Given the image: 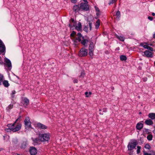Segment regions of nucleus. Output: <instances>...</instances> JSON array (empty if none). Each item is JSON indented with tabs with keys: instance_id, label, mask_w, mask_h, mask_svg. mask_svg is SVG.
<instances>
[{
	"instance_id": "nucleus-1",
	"label": "nucleus",
	"mask_w": 155,
	"mask_h": 155,
	"mask_svg": "<svg viewBox=\"0 0 155 155\" xmlns=\"http://www.w3.org/2000/svg\"><path fill=\"white\" fill-rule=\"evenodd\" d=\"M21 116H19L13 124H11L13 125V127L12 129V131L15 132L19 130L21 127V124L20 123L21 121Z\"/></svg>"
},
{
	"instance_id": "nucleus-2",
	"label": "nucleus",
	"mask_w": 155,
	"mask_h": 155,
	"mask_svg": "<svg viewBox=\"0 0 155 155\" xmlns=\"http://www.w3.org/2000/svg\"><path fill=\"white\" fill-rule=\"evenodd\" d=\"M38 137L41 141H48L50 139L51 135L49 133L39 134Z\"/></svg>"
},
{
	"instance_id": "nucleus-3",
	"label": "nucleus",
	"mask_w": 155,
	"mask_h": 155,
	"mask_svg": "<svg viewBox=\"0 0 155 155\" xmlns=\"http://www.w3.org/2000/svg\"><path fill=\"white\" fill-rule=\"evenodd\" d=\"M137 144V141L136 140H133L130 142L128 145V150H131L134 149Z\"/></svg>"
},
{
	"instance_id": "nucleus-4",
	"label": "nucleus",
	"mask_w": 155,
	"mask_h": 155,
	"mask_svg": "<svg viewBox=\"0 0 155 155\" xmlns=\"http://www.w3.org/2000/svg\"><path fill=\"white\" fill-rule=\"evenodd\" d=\"M88 53L87 50L84 48L81 49L78 53V56L80 57H84L87 55Z\"/></svg>"
},
{
	"instance_id": "nucleus-5",
	"label": "nucleus",
	"mask_w": 155,
	"mask_h": 155,
	"mask_svg": "<svg viewBox=\"0 0 155 155\" xmlns=\"http://www.w3.org/2000/svg\"><path fill=\"white\" fill-rule=\"evenodd\" d=\"M5 64L6 65L9 70H10L12 68V63L9 59L5 57L4 58Z\"/></svg>"
},
{
	"instance_id": "nucleus-6",
	"label": "nucleus",
	"mask_w": 155,
	"mask_h": 155,
	"mask_svg": "<svg viewBox=\"0 0 155 155\" xmlns=\"http://www.w3.org/2000/svg\"><path fill=\"white\" fill-rule=\"evenodd\" d=\"M25 125L26 128H30L31 127V123L28 117H26L24 120Z\"/></svg>"
},
{
	"instance_id": "nucleus-7",
	"label": "nucleus",
	"mask_w": 155,
	"mask_h": 155,
	"mask_svg": "<svg viewBox=\"0 0 155 155\" xmlns=\"http://www.w3.org/2000/svg\"><path fill=\"white\" fill-rule=\"evenodd\" d=\"M80 8L82 10L87 11L89 9V6L87 3H81L80 5Z\"/></svg>"
},
{
	"instance_id": "nucleus-8",
	"label": "nucleus",
	"mask_w": 155,
	"mask_h": 155,
	"mask_svg": "<svg viewBox=\"0 0 155 155\" xmlns=\"http://www.w3.org/2000/svg\"><path fill=\"white\" fill-rule=\"evenodd\" d=\"M5 50V45L0 39V52L2 53L4 52Z\"/></svg>"
},
{
	"instance_id": "nucleus-9",
	"label": "nucleus",
	"mask_w": 155,
	"mask_h": 155,
	"mask_svg": "<svg viewBox=\"0 0 155 155\" xmlns=\"http://www.w3.org/2000/svg\"><path fill=\"white\" fill-rule=\"evenodd\" d=\"M21 103L23 104L25 107H27L29 104V100L26 97L24 98L21 101Z\"/></svg>"
},
{
	"instance_id": "nucleus-10",
	"label": "nucleus",
	"mask_w": 155,
	"mask_h": 155,
	"mask_svg": "<svg viewBox=\"0 0 155 155\" xmlns=\"http://www.w3.org/2000/svg\"><path fill=\"white\" fill-rule=\"evenodd\" d=\"M29 152L31 155H35L37 153V150L35 147H30Z\"/></svg>"
},
{
	"instance_id": "nucleus-11",
	"label": "nucleus",
	"mask_w": 155,
	"mask_h": 155,
	"mask_svg": "<svg viewBox=\"0 0 155 155\" xmlns=\"http://www.w3.org/2000/svg\"><path fill=\"white\" fill-rule=\"evenodd\" d=\"M37 127L39 129H45L47 128V126L39 122L37 124Z\"/></svg>"
},
{
	"instance_id": "nucleus-12",
	"label": "nucleus",
	"mask_w": 155,
	"mask_h": 155,
	"mask_svg": "<svg viewBox=\"0 0 155 155\" xmlns=\"http://www.w3.org/2000/svg\"><path fill=\"white\" fill-rule=\"evenodd\" d=\"M82 40H81V43L85 47L87 46V43L89 41L87 39H84V37H82Z\"/></svg>"
},
{
	"instance_id": "nucleus-13",
	"label": "nucleus",
	"mask_w": 155,
	"mask_h": 155,
	"mask_svg": "<svg viewBox=\"0 0 155 155\" xmlns=\"http://www.w3.org/2000/svg\"><path fill=\"white\" fill-rule=\"evenodd\" d=\"M31 139L32 140L33 142V143L34 145H36L38 144L40 142V141L39 137L38 138H34L32 137Z\"/></svg>"
},
{
	"instance_id": "nucleus-14",
	"label": "nucleus",
	"mask_w": 155,
	"mask_h": 155,
	"mask_svg": "<svg viewBox=\"0 0 155 155\" xmlns=\"http://www.w3.org/2000/svg\"><path fill=\"white\" fill-rule=\"evenodd\" d=\"M144 54L147 57L151 58L153 57L152 53L148 50L145 51Z\"/></svg>"
},
{
	"instance_id": "nucleus-15",
	"label": "nucleus",
	"mask_w": 155,
	"mask_h": 155,
	"mask_svg": "<svg viewBox=\"0 0 155 155\" xmlns=\"http://www.w3.org/2000/svg\"><path fill=\"white\" fill-rule=\"evenodd\" d=\"M143 127V124L141 122H139L136 125V128L138 130H141Z\"/></svg>"
},
{
	"instance_id": "nucleus-16",
	"label": "nucleus",
	"mask_w": 155,
	"mask_h": 155,
	"mask_svg": "<svg viewBox=\"0 0 155 155\" xmlns=\"http://www.w3.org/2000/svg\"><path fill=\"white\" fill-rule=\"evenodd\" d=\"M7 127H8V128H6L5 129V130L7 132H11L12 131V129L11 128L13 127V125L11 124H8L7 125Z\"/></svg>"
},
{
	"instance_id": "nucleus-17",
	"label": "nucleus",
	"mask_w": 155,
	"mask_h": 155,
	"mask_svg": "<svg viewBox=\"0 0 155 155\" xmlns=\"http://www.w3.org/2000/svg\"><path fill=\"white\" fill-rule=\"evenodd\" d=\"M145 122L146 124L148 125H152L153 124V121L151 119H148L146 120Z\"/></svg>"
},
{
	"instance_id": "nucleus-18",
	"label": "nucleus",
	"mask_w": 155,
	"mask_h": 155,
	"mask_svg": "<svg viewBox=\"0 0 155 155\" xmlns=\"http://www.w3.org/2000/svg\"><path fill=\"white\" fill-rule=\"evenodd\" d=\"M148 117L151 120H154L155 119V113H149L148 115Z\"/></svg>"
},
{
	"instance_id": "nucleus-19",
	"label": "nucleus",
	"mask_w": 155,
	"mask_h": 155,
	"mask_svg": "<svg viewBox=\"0 0 155 155\" xmlns=\"http://www.w3.org/2000/svg\"><path fill=\"white\" fill-rule=\"evenodd\" d=\"M73 9L75 12H77L79 11L80 8L78 5H74L73 7Z\"/></svg>"
},
{
	"instance_id": "nucleus-20",
	"label": "nucleus",
	"mask_w": 155,
	"mask_h": 155,
	"mask_svg": "<svg viewBox=\"0 0 155 155\" xmlns=\"http://www.w3.org/2000/svg\"><path fill=\"white\" fill-rule=\"evenodd\" d=\"M27 146V143L26 142L23 141V142L20 146V147L21 149H25Z\"/></svg>"
},
{
	"instance_id": "nucleus-21",
	"label": "nucleus",
	"mask_w": 155,
	"mask_h": 155,
	"mask_svg": "<svg viewBox=\"0 0 155 155\" xmlns=\"http://www.w3.org/2000/svg\"><path fill=\"white\" fill-rule=\"evenodd\" d=\"M75 29L78 31H81V30L82 26L81 23L79 22L78 25L75 27Z\"/></svg>"
},
{
	"instance_id": "nucleus-22",
	"label": "nucleus",
	"mask_w": 155,
	"mask_h": 155,
	"mask_svg": "<svg viewBox=\"0 0 155 155\" xmlns=\"http://www.w3.org/2000/svg\"><path fill=\"white\" fill-rule=\"evenodd\" d=\"M78 38H76V40H78V41L80 42L81 41L82 37H83L82 36L81 33H78L77 34Z\"/></svg>"
},
{
	"instance_id": "nucleus-23",
	"label": "nucleus",
	"mask_w": 155,
	"mask_h": 155,
	"mask_svg": "<svg viewBox=\"0 0 155 155\" xmlns=\"http://www.w3.org/2000/svg\"><path fill=\"white\" fill-rule=\"evenodd\" d=\"M140 45L143 47L144 48L148 49L149 47L147 43H141L140 44Z\"/></svg>"
},
{
	"instance_id": "nucleus-24",
	"label": "nucleus",
	"mask_w": 155,
	"mask_h": 155,
	"mask_svg": "<svg viewBox=\"0 0 155 155\" xmlns=\"http://www.w3.org/2000/svg\"><path fill=\"white\" fill-rule=\"evenodd\" d=\"M116 37L117 38L121 41H124V40L125 38L123 36H119L117 35Z\"/></svg>"
},
{
	"instance_id": "nucleus-25",
	"label": "nucleus",
	"mask_w": 155,
	"mask_h": 155,
	"mask_svg": "<svg viewBox=\"0 0 155 155\" xmlns=\"http://www.w3.org/2000/svg\"><path fill=\"white\" fill-rule=\"evenodd\" d=\"M3 84L4 86L6 87H8L9 85V84L8 83V81L7 80H4L3 81Z\"/></svg>"
},
{
	"instance_id": "nucleus-26",
	"label": "nucleus",
	"mask_w": 155,
	"mask_h": 155,
	"mask_svg": "<svg viewBox=\"0 0 155 155\" xmlns=\"http://www.w3.org/2000/svg\"><path fill=\"white\" fill-rule=\"evenodd\" d=\"M13 104H10L6 108V110L9 112L10 110L13 108Z\"/></svg>"
},
{
	"instance_id": "nucleus-27",
	"label": "nucleus",
	"mask_w": 155,
	"mask_h": 155,
	"mask_svg": "<svg viewBox=\"0 0 155 155\" xmlns=\"http://www.w3.org/2000/svg\"><path fill=\"white\" fill-rule=\"evenodd\" d=\"M120 60L122 61H126L127 58L126 56L124 55H121L120 56Z\"/></svg>"
},
{
	"instance_id": "nucleus-28",
	"label": "nucleus",
	"mask_w": 155,
	"mask_h": 155,
	"mask_svg": "<svg viewBox=\"0 0 155 155\" xmlns=\"http://www.w3.org/2000/svg\"><path fill=\"white\" fill-rule=\"evenodd\" d=\"M100 25V22L99 20H97L95 24V28H96V29H97Z\"/></svg>"
},
{
	"instance_id": "nucleus-29",
	"label": "nucleus",
	"mask_w": 155,
	"mask_h": 155,
	"mask_svg": "<svg viewBox=\"0 0 155 155\" xmlns=\"http://www.w3.org/2000/svg\"><path fill=\"white\" fill-rule=\"evenodd\" d=\"M94 47V44L93 42H91L90 43L89 47V50H93Z\"/></svg>"
},
{
	"instance_id": "nucleus-30",
	"label": "nucleus",
	"mask_w": 155,
	"mask_h": 155,
	"mask_svg": "<svg viewBox=\"0 0 155 155\" xmlns=\"http://www.w3.org/2000/svg\"><path fill=\"white\" fill-rule=\"evenodd\" d=\"M153 136L151 134L148 135L147 137V138L149 140H152Z\"/></svg>"
},
{
	"instance_id": "nucleus-31",
	"label": "nucleus",
	"mask_w": 155,
	"mask_h": 155,
	"mask_svg": "<svg viewBox=\"0 0 155 155\" xmlns=\"http://www.w3.org/2000/svg\"><path fill=\"white\" fill-rule=\"evenodd\" d=\"M117 0H110L108 4L109 5H110L111 4H113V3L116 2Z\"/></svg>"
},
{
	"instance_id": "nucleus-32",
	"label": "nucleus",
	"mask_w": 155,
	"mask_h": 155,
	"mask_svg": "<svg viewBox=\"0 0 155 155\" xmlns=\"http://www.w3.org/2000/svg\"><path fill=\"white\" fill-rule=\"evenodd\" d=\"M137 153L139 154L140 152V150L141 149V147L139 146H137Z\"/></svg>"
},
{
	"instance_id": "nucleus-33",
	"label": "nucleus",
	"mask_w": 155,
	"mask_h": 155,
	"mask_svg": "<svg viewBox=\"0 0 155 155\" xmlns=\"http://www.w3.org/2000/svg\"><path fill=\"white\" fill-rule=\"evenodd\" d=\"M116 15L117 16V17L118 18H119L120 17V12L119 11H118L117 12Z\"/></svg>"
},
{
	"instance_id": "nucleus-34",
	"label": "nucleus",
	"mask_w": 155,
	"mask_h": 155,
	"mask_svg": "<svg viewBox=\"0 0 155 155\" xmlns=\"http://www.w3.org/2000/svg\"><path fill=\"white\" fill-rule=\"evenodd\" d=\"M144 147L145 148L148 149H150L151 148L150 146L148 143H147L145 145Z\"/></svg>"
},
{
	"instance_id": "nucleus-35",
	"label": "nucleus",
	"mask_w": 155,
	"mask_h": 155,
	"mask_svg": "<svg viewBox=\"0 0 155 155\" xmlns=\"http://www.w3.org/2000/svg\"><path fill=\"white\" fill-rule=\"evenodd\" d=\"M15 93H16V92L15 91L13 90V91H12V93L11 94L12 97V98L14 97V96H15L14 94H15Z\"/></svg>"
},
{
	"instance_id": "nucleus-36",
	"label": "nucleus",
	"mask_w": 155,
	"mask_h": 155,
	"mask_svg": "<svg viewBox=\"0 0 155 155\" xmlns=\"http://www.w3.org/2000/svg\"><path fill=\"white\" fill-rule=\"evenodd\" d=\"M89 54L90 56H92L93 55V50H89Z\"/></svg>"
},
{
	"instance_id": "nucleus-37",
	"label": "nucleus",
	"mask_w": 155,
	"mask_h": 155,
	"mask_svg": "<svg viewBox=\"0 0 155 155\" xmlns=\"http://www.w3.org/2000/svg\"><path fill=\"white\" fill-rule=\"evenodd\" d=\"M143 153L144 155H155V154H152L151 153H147L145 151H143Z\"/></svg>"
},
{
	"instance_id": "nucleus-38",
	"label": "nucleus",
	"mask_w": 155,
	"mask_h": 155,
	"mask_svg": "<svg viewBox=\"0 0 155 155\" xmlns=\"http://www.w3.org/2000/svg\"><path fill=\"white\" fill-rule=\"evenodd\" d=\"M88 25H87V26H84V31L87 32L88 30Z\"/></svg>"
},
{
	"instance_id": "nucleus-39",
	"label": "nucleus",
	"mask_w": 155,
	"mask_h": 155,
	"mask_svg": "<svg viewBox=\"0 0 155 155\" xmlns=\"http://www.w3.org/2000/svg\"><path fill=\"white\" fill-rule=\"evenodd\" d=\"M76 32L74 31H73L72 33L71 34V37H74V36L76 35Z\"/></svg>"
},
{
	"instance_id": "nucleus-40",
	"label": "nucleus",
	"mask_w": 155,
	"mask_h": 155,
	"mask_svg": "<svg viewBox=\"0 0 155 155\" xmlns=\"http://www.w3.org/2000/svg\"><path fill=\"white\" fill-rule=\"evenodd\" d=\"M89 26L90 30H91L92 28V23L90 22H89Z\"/></svg>"
},
{
	"instance_id": "nucleus-41",
	"label": "nucleus",
	"mask_w": 155,
	"mask_h": 155,
	"mask_svg": "<svg viewBox=\"0 0 155 155\" xmlns=\"http://www.w3.org/2000/svg\"><path fill=\"white\" fill-rule=\"evenodd\" d=\"M3 79V76L2 74H0V80L2 81Z\"/></svg>"
},
{
	"instance_id": "nucleus-42",
	"label": "nucleus",
	"mask_w": 155,
	"mask_h": 155,
	"mask_svg": "<svg viewBox=\"0 0 155 155\" xmlns=\"http://www.w3.org/2000/svg\"><path fill=\"white\" fill-rule=\"evenodd\" d=\"M147 49L149 50L150 51H153V48L152 47H151L149 46Z\"/></svg>"
},
{
	"instance_id": "nucleus-43",
	"label": "nucleus",
	"mask_w": 155,
	"mask_h": 155,
	"mask_svg": "<svg viewBox=\"0 0 155 155\" xmlns=\"http://www.w3.org/2000/svg\"><path fill=\"white\" fill-rule=\"evenodd\" d=\"M78 80L77 79H75L73 80V82L74 83H78Z\"/></svg>"
},
{
	"instance_id": "nucleus-44",
	"label": "nucleus",
	"mask_w": 155,
	"mask_h": 155,
	"mask_svg": "<svg viewBox=\"0 0 155 155\" xmlns=\"http://www.w3.org/2000/svg\"><path fill=\"white\" fill-rule=\"evenodd\" d=\"M99 111H101L102 110H101V109L99 110ZM102 111H103L104 112H106L107 111V109L106 108H104L102 109Z\"/></svg>"
},
{
	"instance_id": "nucleus-45",
	"label": "nucleus",
	"mask_w": 155,
	"mask_h": 155,
	"mask_svg": "<svg viewBox=\"0 0 155 155\" xmlns=\"http://www.w3.org/2000/svg\"><path fill=\"white\" fill-rule=\"evenodd\" d=\"M85 94L86 95V97H89V95H88V92H86L85 93Z\"/></svg>"
},
{
	"instance_id": "nucleus-46",
	"label": "nucleus",
	"mask_w": 155,
	"mask_h": 155,
	"mask_svg": "<svg viewBox=\"0 0 155 155\" xmlns=\"http://www.w3.org/2000/svg\"><path fill=\"white\" fill-rule=\"evenodd\" d=\"M148 18L150 21H152L153 20V18L151 16H148Z\"/></svg>"
},
{
	"instance_id": "nucleus-47",
	"label": "nucleus",
	"mask_w": 155,
	"mask_h": 155,
	"mask_svg": "<svg viewBox=\"0 0 155 155\" xmlns=\"http://www.w3.org/2000/svg\"><path fill=\"white\" fill-rule=\"evenodd\" d=\"M17 140L16 139H15L12 140V142L15 143L17 142Z\"/></svg>"
},
{
	"instance_id": "nucleus-48",
	"label": "nucleus",
	"mask_w": 155,
	"mask_h": 155,
	"mask_svg": "<svg viewBox=\"0 0 155 155\" xmlns=\"http://www.w3.org/2000/svg\"><path fill=\"white\" fill-rule=\"evenodd\" d=\"M71 1L72 3H75L77 2V0H71Z\"/></svg>"
},
{
	"instance_id": "nucleus-49",
	"label": "nucleus",
	"mask_w": 155,
	"mask_h": 155,
	"mask_svg": "<svg viewBox=\"0 0 155 155\" xmlns=\"http://www.w3.org/2000/svg\"><path fill=\"white\" fill-rule=\"evenodd\" d=\"M95 9L96 11H97L98 12H99L100 11V10H99V9L98 8L95 7Z\"/></svg>"
},
{
	"instance_id": "nucleus-50",
	"label": "nucleus",
	"mask_w": 155,
	"mask_h": 155,
	"mask_svg": "<svg viewBox=\"0 0 155 155\" xmlns=\"http://www.w3.org/2000/svg\"><path fill=\"white\" fill-rule=\"evenodd\" d=\"M77 41H78V40H76V38L73 41L74 44L75 45L76 44V43H77Z\"/></svg>"
},
{
	"instance_id": "nucleus-51",
	"label": "nucleus",
	"mask_w": 155,
	"mask_h": 155,
	"mask_svg": "<svg viewBox=\"0 0 155 155\" xmlns=\"http://www.w3.org/2000/svg\"><path fill=\"white\" fill-rule=\"evenodd\" d=\"M3 64V62L1 60H0V64Z\"/></svg>"
},
{
	"instance_id": "nucleus-52",
	"label": "nucleus",
	"mask_w": 155,
	"mask_h": 155,
	"mask_svg": "<svg viewBox=\"0 0 155 155\" xmlns=\"http://www.w3.org/2000/svg\"><path fill=\"white\" fill-rule=\"evenodd\" d=\"M84 72H82L81 74V75L82 76H83L84 75Z\"/></svg>"
},
{
	"instance_id": "nucleus-53",
	"label": "nucleus",
	"mask_w": 155,
	"mask_h": 155,
	"mask_svg": "<svg viewBox=\"0 0 155 155\" xmlns=\"http://www.w3.org/2000/svg\"><path fill=\"white\" fill-rule=\"evenodd\" d=\"M116 50H117L118 51V50H120V48H119V47H117V48H116Z\"/></svg>"
},
{
	"instance_id": "nucleus-54",
	"label": "nucleus",
	"mask_w": 155,
	"mask_h": 155,
	"mask_svg": "<svg viewBox=\"0 0 155 155\" xmlns=\"http://www.w3.org/2000/svg\"><path fill=\"white\" fill-rule=\"evenodd\" d=\"M83 1L85 2L84 3H88L87 0H83Z\"/></svg>"
},
{
	"instance_id": "nucleus-55",
	"label": "nucleus",
	"mask_w": 155,
	"mask_h": 155,
	"mask_svg": "<svg viewBox=\"0 0 155 155\" xmlns=\"http://www.w3.org/2000/svg\"><path fill=\"white\" fill-rule=\"evenodd\" d=\"M91 94H92L91 92L90 91L88 92V94H89L88 95H89V96H90V95H91Z\"/></svg>"
},
{
	"instance_id": "nucleus-56",
	"label": "nucleus",
	"mask_w": 155,
	"mask_h": 155,
	"mask_svg": "<svg viewBox=\"0 0 155 155\" xmlns=\"http://www.w3.org/2000/svg\"><path fill=\"white\" fill-rule=\"evenodd\" d=\"M91 94H92L91 92L90 91L88 92V94H89L88 95H89V96H90V95H91Z\"/></svg>"
},
{
	"instance_id": "nucleus-57",
	"label": "nucleus",
	"mask_w": 155,
	"mask_h": 155,
	"mask_svg": "<svg viewBox=\"0 0 155 155\" xmlns=\"http://www.w3.org/2000/svg\"><path fill=\"white\" fill-rule=\"evenodd\" d=\"M153 38H155V32L154 33L153 35Z\"/></svg>"
},
{
	"instance_id": "nucleus-58",
	"label": "nucleus",
	"mask_w": 155,
	"mask_h": 155,
	"mask_svg": "<svg viewBox=\"0 0 155 155\" xmlns=\"http://www.w3.org/2000/svg\"><path fill=\"white\" fill-rule=\"evenodd\" d=\"M152 15L153 16H154L155 15V13L154 12H153L152 14Z\"/></svg>"
},
{
	"instance_id": "nucleus-59",
	"label": "nucleus",
	"mask_w": 155,
	"mask_h": 155,
	"mask_svg": "<svg viewBox=\"0 0 155 155\" xmlns=\"http://www.w3.org/2000/svg\"><path fill=\"white\" fill-rule=\"evenodd\" d=\"M2 81H1L0 80V85H1L2 84Z\"/></svg>"
},
{
	"instance_id": "nucleus-60",
	"label": "nucleus",
	"mask_w": 155,
	"mask_h": 155,
	"mask_svg": "<svg viewBox=\"0 0 155 155\" xmlns=\"http://www.w3.org/2000/svg\"><path fill=\"white\" fill-rule=\"evenodd\" d=\"M99 114H101V115L103 114L101 112H100Z\"/></svg>"
},
{
	"instance_id": "nucleus-61",
	"label": "nucleus",
	"mask_w": 155,
	"mask_h": 155,
	"mask_svg": "<svg viewBox=\"0 0 155 155\" xmlns=\"http://www.w3.org/2000/svg\"><path fill=\"white\" fill-rule=\"evenodd\" d=\"M71 20H72V21L73 22H74V19H71Z\"/></svg>"
},
{
	"instance_id": "nucleus-62",
	"label": "nucleus",
	"mask_w": 155,
	"mask_h": 155,
	"mask_svg": "<svg viewBox=\"0 0 155 155\" xmlns=\"http://www.w3.org/2000/svg\"><path fill=\"white\" fill-rule=\"evenodd\" d=\"M71 25H70V24H69V26L70 27H71Z\"/></svg>"
},
{
	"instance_id": "nucleus-63",
	"label": "nucleus",
	"mask_w": 155,
	"mask_h": 155,
	"mask_svg": "<svg viewBox=\"0 0 155 155\" xmlns=\"http://www.w3.org/2000/svg\"><path fill=\"white\" fill-rule=\"evenodd\" d=\"M96 14H97H97H99V13H96Z\"/></svg>"
},
{
	"instance_id": "nucleus-64",
	"label": "nucleus",
	"mask_w": 155,
	"mask_h": 155,
	"mask_svg": "<svg viewBox=\"0 0 155 155\" xmlns=\"http://www.w3.org/2000/svg\"><path fill=\"white\" fill-rule=\"evenodd\" d=\"M154 65H155V61H154Z\"/></svg>"
}]
</instances>
